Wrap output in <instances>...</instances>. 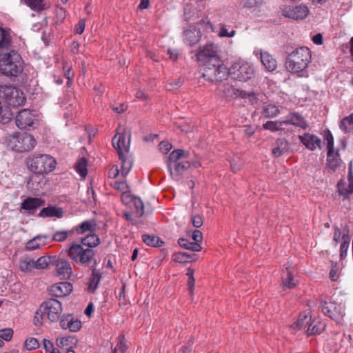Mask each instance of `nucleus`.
I'll use <instances>...</instances> for the list:
<instances>
[{"label":"nucleus","mask_w":353,"mask_h":353,"mask_svg":"<svg viewBox=\"0 0 353 353\" xmlns=\"http://www.w3.org/2000/svg\"><path fill=\"white\" fill-rule=\"evenodd\" d=\"M198 61L204 65L211 63H217L219 58L217 55V46L212 43H208L197 53Z\"/></svg>","instance_id":"12"},{"label":"nucleus","mask_w":353,"mask_h":353,"mask_svg":"<svg viewBox=\"0 0 353 353\" xmlns=\"http://www.w3.org/2000/svg\"><path fill=\"white\" fill-rule=\"evenodd\" d=\"M345 230H346V232L343 233L342 235V239L343 241L341 243V247H340V256L341 259H343L347 255V252L348 250L350 239V236L348 234L349 230H348V228H346Z\"/></svg>","instance_id":"38"},{"label":"nucleus","mask_w":353,"mask_h":353,"mask_svg":"<svg viewBox=\"0 0 353 353\" xmlns=\"http://www.w3.org/2000/svg\"><path fill=\"white\" fill-rule=\"evenodd\" d=\"M228 72L234 80L245 82L254 77L255 70L252 63L245 61H237L230 65Z\"/></svg>","instance_id":"7"},{"label":"nucleus","mask_w":353,"mask_h":353,"mask_svg":"<svg viewBox=\"0 0 353 353\" xmlns=\"http://www.w3.org/2000/svg\"><path fill=\"white\" fill-rule=\"evenodd\" d=\"M13 336V330L10 328L0 330V339L10 341Z\"/></svg>","instance_id":"51"},{"label":"nucleus","mask_w":353,"mask_h":353,"mask_svg":"<svg viewBox=\"0 0 353 353\" xmlns=\"http://www.w3.org/2000/svg\"><path fill=\"white\" fill-rule=\"evenodd\" d=\"M282 123L283 125H292L301 128L302 129H306L308 126L304 118L298 112L289 113L285 119L282 120Z\"/></svg>","instance_id":"20"},{"label":"nucleus","mask_w":353,"mask_h":353,"mask_svg":"<svg viewBox=\"0 0 353 353\" xmlns=\"http://www.w3.org/2000/svg\"><path fill=\"white\" fill-rule=\"evenodd\" d=\"M203 77L210 81H220L229 75L228 69L221 64L220 60L217 63H211L204 65Z\"/></svg>","instance_id":"10"},{"label":"nucleus","mask_w":353,"mask_h":353,"mask_svg":"<svg viewBox=\"0 0 353 353\" xmlns=\"http://www.w3.org/2000/svg\"><path fill=\"white\" fill-rule=\"evenodd\" d=\"M66 253L76 263L85 264L88 262V235L72 243Z\"/></svg>","instance_id":"8"},{"label":"nucleus","mask_w":353,"mask_h":353,"mask_svg":"<svg viewBox=\"0 0 353 353\" xmlns=\"http://www.w3.org/2000/svg\"><path fill=\"white\" fill-rule=\"evenodd\" d=\"M130 135L117 133L112 139V145L117 151L119 157H123V153L128 152L130 149Z\"/></svg>","instance_id":"15"},{"label":"nucleus","mask_w":353,"mask_h":353,"mask_svg":"<svg viewBox=\"0 0 353 353\" xmlns=\"http://www.w3.org/2000/svg\"><path fill=\"white\" fill-rule=\"evenodd\" d=\"M72 290V286L69 282H61L50 287V292L54 296H64L69 294Z\"/></svg>","instance_id":"22"},{"label":"nucleus","mask_w":353,"mask_h":353,"mask_svg":"<svg viewBox=\"0 0 353 353\" xmlns=\"http://www.w3.org/2000/svg\"><path fill=\"white\" fill-rule=\"evenodd\" d=\"M101 278V274L99 270L97 269H93L92 270V279H90V291L94 290L97 286L99 283L100 282Z\"/></svg>","instance_id":"42"},{"label":"nucleus","mask_w":353,"mask_h":353,"mask_svg":"<svg viewBox=\"0 0 353 353\" xmlns=\"http://www.w3.org/2000/svg\"><path fill=\"white\" fill-rule=\"evenodd\" d=\"M312 317L308 312H303L300 314L297 321L292 325V327L297 330H303L308 327Z\"/></svg>","instance_id":"30"},{"label":"nucleus","mask_w":353,"mask_h":353,"mask_svg":"<svg viewBox=\"0 0 353 353\" xmlns=\"http://www.w3.org/2000/svg\"><path fill=\"white\" fill-rule=\"evenodd\" d=\"M25 346L28 350H35L39 347V342L34 338H30L26 340Z\"/></svg>","instance_id":"52"},{"label":"nucleus","mask_w":353,"mask_h":353,"mask_svg":"<svg viewBox=\"0 0 353 353\" xmlns=\"http://www.w3.org/2000/svg\"><path fill=\"white\" fill-rule=\"evenodd\" d=\"M48 237L46 234L37 235L26 243V248L29 250L39 249L45 244V240L48 239Z\"/></svg>","instance_id":"33"},{"label":"nucleus","mask_w":353,"mask_h":353,"mask_svg":"<svg viewBox=\"0 0 353 353\" xmlns=\"http://www.w3.org/2000/svg\"><path fill=\"white\" fill-rule=\"evenodd\" d=\"M35 261L32 259H26L20 262L19 267L23 272H29L36 268Z\"/></svg>","instance_id":"45"},{"label":"nucleus","mask_w":353,"mask_h":353,"mask_svg":"<svg viewBox=\"0 0 353 353\" xmlns=\"http://www.w3.org/2000/svg\"><path fill=\"white\" fill-rule=\"evenodd\" d=\"M72 344L73 338L71 336H62L57 339V345L61 349L69 350Z\"/></svg>","instance_id":"43"},{"label":"nucleus","mask_w":353,"mask_h":353,"mask_svg":"<svg viewBox=\"0 0 353 353\" xmlns=\"http://www.w3.org/2000/svg\"><path fill=\"white\" fill-rule=\"evenodd\" d=\"M132 204L136 209V213L137 216H141L143 214L144 205L142 201L139 198L134 197Z\"/></svg>","instance_id":"49"},{"label":"nucleus","mask_w":353,"mask_h":353,"mask_svg":"<svg viewBox=\"0 0 353 353\" xmlns=\"http://www.w3.org/2000/svg\"><path fill=\"white\" fill-rule=\"evenodd\" d=\"M81 327V321L78 320H74L72 319V321L70 323V325L68 327V329L70 330L71 332H77L78 331Z\"/></svg>","instance_id":"58"},{"label":"nucleus","mask_w":353,"mask_h":353,"mask_svg":"<svg viewBox=\"0 0 353 353\" xmlns=\"http://www.w3.org/2000/svg\"><path fill=\"white\" fill-rule=\"evenodd\" d=\"M24 1L31 10L36 12L43 11L50 7L49 3L46 0H24Z\"/></svg>","instance_id":"34"},{"label":"nucleus","mask_w":353,"mask_h":353,"mask_svg":"<svg viewBox=\"0 0 353 353\" xmlns=\"http://www.w3.org/2000/svg\"><path fill=\"white\" fill-rule=\"evenodd\" d=\"M342 161L339 157L338 150H330L327 151V165L328 168L334 170L340 166Z\"/></svg>","instance_id":"28"},{"label":"nucleus","mask_w":353,"mask_h":353,"mask_svg":"<svg viewBox=\"0 0 353 353\" xmlns=\"http://www.w3.org/2000/svg\"><path fill=\"white\" fill-rule=\"evenodd\" d=\"M311 59L310 50L307 47H300L288 56L286 61V68L289 72L302 77L304 75Z\"/></svg>","instance_id":"1"},{"label":"nucleus","mask_w":353,"mask_h":353,"mask_svg":"<svg viewBox=\"0 0 353 353\" xmlns=\"http://www.w3.org/2000/svg\"><path fill=\"white\" fill-rule=\"evenodd\" d=\"M0 97L13 107L23 105L26 102L23 92L13 86L1 85Z\"/></svg>","instance_id":"9"},{"label":"nucleus","mask_w":353,"mask_h":353,"mask_svg":"<svg viewBox=\"0 0 353 353\" xmlns=\"http://www.w3.org/2000/svg\"><path fill=\"white\" fill-rule=\"evenodd\" d=\"M187 159L188 153L181 149L172 151L169 155L167 163L171 176L175 181L181 180L185 172L191 166Z\"/></svg>","instance_id":"3"},{"label":"nucleus","mask_w":353,"mask_h":353,"mask_svg":"<svg viewBox=\"0 0 353 353\" xmlns=\"http://www.w3.org/2000/svg\"><path fill=\"white\" fill-rule=\"evenodd\" d=\"M55 259V256H43L35 261L37 269H45Z\"/></svg>","instance_id":"41"},{"label":"nucleus","mask_w":353,"mask_h":353,"mask_svg":"<svg viewBox=\"0 0 353 353\" xmlns=\"http://www.w3.org/2000/svg\"><path fill=\"white\" fill-rule=\"evenodd\" d=\"M307 6L300 4L296 6H288L282 9V14L287 18L294 20H303L309 14Z\"/></svg>","instance_id":"13"},{"label":"nucleus","mask_w":353,"mask_h":353,"mask_svg":"<svg viewBox=\"0 0 353 353\" xmlns=\"http://www.w3.org/2000/svg\"><path fill=\"white\" fill-rule=\"evenodd\" d=\"M39 215L41 217H57L61 218L63 216V210L60 208L54 206H48L43 208Z\"/></svg>","instance_id":"31"},{"label":"nucleus","mask_w":353,"mask_h":353,"mask_svg":"<svg viewBox=\"0 0 353 353\" xmlns=\"http://www.w3.org/2000/svg\"><path fill=\"white\" fill-rule=\"evenodd\" d=\"M22 70V59L16 50L0 54V74L17 77Z\"/></svg>","instance_id":"4"},{"label":"nucleus","mask_w":353,"mask_h":353,"mask_svg":"<svg viewBox=\"0 0 353 353\" xmlns=\"http://www.w3.org/2000/svg\"><path fill=\"white\" fill-rule=\"evenodd\" d=\"M61 312V303L56 299H50L43 302L36 312L34 324L40 326L46 320L56 322L60 319Z\"/></svg>","instance_id":"2"},{"label":"nucleus","mask_w":353,"mask_h":353,"mask_svg":"<svg viewBox=\"0 0 353 353\" xmlns=\"http://www.w3.org/2000/svg\"><path fill=\"white\" fill-rule=\"evenodd\" d=\"M85 28V19L81 20L74 28L77 34H82Z\"/></svg>","instance_id":"63"},{"label":"nucleus","mask_w":353,"mask_h":353,"mask_svg":"<svg viewBox=\"0 0 353 353\" xmlns=\"http://www.w3.org/2000/svg\"><path fill=\"white\" fill-rule=\"evenodd\" d=\"M262 1L263 0H241V3L245 8H252L261 3Z\"/></svg>","instance_id":"53"},{"label":"nucleus","mask_w":353,"mask_h":353,"mask_svg":"<svg viewBox=\"0 0 353 353\" xmlns=\"http://www.w3.org/2000/svg\"><path fill=\"white\" fill-rule=\"evenodd\" d=\"M72 316L71 315H67L65 316H63L61 321H60V325L63 329H68L70 323L72 320Z\"/></svg>","instance_id":"60"},{"label":"nucleus","mask_w":353,"mask_h":353,"mask_svg":"<svg viewBox=\"0 0 353 353\" xmlns=\"http://www.w3.org/2000/svg\"><path fill=\"white\" fill-rule=\"evenodd\" d=\"M325 140L327 141V151L330 149V150H334V138L332 134L330 131L325 134Z\"/></svg>","instance_id":"59"},{"label":"nucleus","mask_w":353,"mask_h":353,"mask_svg":"<svg viewBox=\"0 0 353 353\" xmlns=\"http://www.w3.org/2000/svg\"><path fill=\"white\" fill-rule=\"evenodd\" d=\"M5 143L13 151L23 152L32 150L37 141L27 132H14L6 137Z\"/></svg>","instance_id":"5"},{"label":"nucleus","mask_w":353,"mask_h":353,"mask_svg":"<svg viewBox=\"0 0 353 353\" xmlns=\"http://www.w3.org/2000/svg\"><path fill=\"white\" fill-rule=\"evenodd\" d=\"M119 160L121 161V166L120 170L121 172L122 176L125 177L129 173L130 170L132 169L133 165V160L131 157L128 154V152L123 153V157H119Z\"/></svg>","instance_id":"26"},{"label":"nucleus","mask_w":353,"mask_h":353,"mask_svg":"<svg viewBox=\"0 0 353 353\" xmlns=\"http://www.w3.org/2000/svg\"><path fill=\"white\" fill-rule=\"evenodd\" d=\"M63 69L65 70V77L68 79L67 85L70 87L72 84L74 72L71 70V67L63 66Z\"/></svg>","instance_id":"55"},{"label":"nucleus","mask_w":353,"mask_h":353,"mask_svg":"<svg viewBox=\"0 0 353 353\" xmlns=\"http://www.w3.org/2000/svg\"><path fill=\"white\" fill-rule=\"evenodd\" d=\"M325 329V325L319 321H310L309 326L306 330L308 336L321 334Z\"/></svg>","instance_id":"36"},{"label":"nucleus","mask_w":353,"mask_h":353,"mask_svg":"<svg viewBox=\"0 0 353 353\" xmlns=\"http://www.w3.org/2000/svg\"><path fill=\"white\" fill-rule=\"evenodd\" d=\"M233 95L240 96L242 98H248L250 101L254 103L257 99V94L254 92H247L244 90H239L231 86L228 87V93L226 94L227 97H232Z\"/></svg>","instance_id":"27"},{"label":"nucleus","mask_w":353,"mask_h":353,"mask_svg":"<svg viewBox=\"0 0 353 353\" xmlns=\"http://www.w3.org/2000/svg\"><path fill=\"white\" fill-rule=\"evenodd\" d=\"M88 230V221H84L80 225L76 226L73 229V232L76 231L78 234H83Z\"/></svg>","instance_id":"54"},{"label":"nucleus","mask_w":353,"mask_h":353,"mask_svg":"<svg viewBox=\"0 0 353 353\" xmlns=\"http://www.w3.org/2000/svg\"><path fill=\"white\" fill-rule=\"evenodd\" d=\"M235 34V31L232 30L230 32L228 31L227 27L225 26H222L221 30L219 32V36L220 37H232Z\"/></svg>","instance_id":"56"},{"label":"nucleus","mask_w":353,"mask_h":353,"mask_svg":"<svg viewBox=\"0 0 353 353\" xmlns=\"http://www.w3.org/2000/svg\"><path fill=\"white\" fill-rule=\"evenodd\" d=\"M142 239L146 245L150 246L159 247L163 243L158 236L154 235L143 234Z\"/></svg>","instance_id":"39"},{"label":"nucleus","mask_w":353,"mask_h":353,"mask_svg":"<svg viewBox=\"0 0 353 353\" xmlns=\"http://www.w3.org/2000/svg\"><path fill=\"white\" fill-rule=\"evenodd\" d=\"M159 150L163 153H168L172 148L171 143L168 141H161L159 145Z\"/></svg>","instance_id":"57"},{"label":"nucleus","mask_w":353,"mask_h":353,"mask_svg":"<svg viewBox=\"0 0 353 353\" xmlns=\"http://www.w3.org/2000/svg\"><path fill=\"white\" fill-rule=\"evenodd\" d=\"M179 244L181 248L193 252H199L201 250V246L199 243L197 242H190L185 239H179Z\"/></svg>","instance_id":"37"},{"label":"nucleus","mask_w":353,"mask_h":353,"mask_svg":"<svg viewBox=\"0 0 353 353\" xmlns=\"http://www.w3.org/2000/svg\"><path fill=\"white\" fill-rule=\"evenodd\" d=\"M261 61L265 68L269 71H274L277 67L276 60L268 52L261 51Z\"/></svg>","instance_id":"25"},{"label":"nucleus","mask_w":353,"mask_h":353,"mask_svg":"<svg viewBox=\"0 0 353 353\" xmlns=\"http://www.w3.org/2000/svg\"><path fill=\"white\" fill-rule=\"evenodd\" d=\"M14 50L12 48L11 31L10 29L0 27V54Z\"/></svg>","instance_id":"18"},{"label":"nucleus","mask_w":353,"mask_h":353,"mask_svg":"<svg viewBox=\"0 0 353 353\" xmlns=\"http://www.w3.org/2000/svg\"><path fill=\"white\" fill-rule=\"evenodd\" d=\"M290 150V144L285 139H279L276 142L275 147L272 149V154L275 157H279L287 153Z\"/></svg>","instance_id":"29"},{"label":"nucleus","mask_w":353,"mask_h":353,"mask_svg":"<svg viewBox=\"0 0 353 353\" xmlns=\"http://www.w3.org/2000/svg\"><path fill=\"white\" fill-rule=\"evenodd\" d=\"M192 221L193 226L196 228L201 227L203 223V219L199 215L193 216L192 218Z\"/></svg>","instance_id":"62"},{"label":"nucleus","mask_w":353,"mask_h":353,"mask_svg":"<svg viewBox=\"0 0 353 353\" xmlns=\"http://www.w3.org/2000/svg\"><path fill=\"white\" fill-rule=\"evenodd\" d=\"M16 124L20 129L29 130L37 125V119L34 112L27 109L21 110L16 117Z\"/></svg>","instance_id":"11"},{"label":"nucleus","mask_w":353,"mask_h":353,"mask_svg":"<svg viewBox=\"0 0 353 353\" xmlns=\"http://www.w3.org/2000/svg\"><path fill=\"white\" fill-rule=\"evenodd\" d=\"M172 260L178 263H187L191 260V255L187 252H177L172 255Z\"/></svg>","instance_id":"47"},{"label":"nucleus","mask_w":353,"mask_h":353,"mask_svg":"<svg viewBox=\"0 0 353 353\" xmlns=\"http://www.w3.org/2000/svg\"><path fill=\"white\" fill-rule=\"evenodd\" d=\"M43 346L47 352L50 353V352H52L53 350H57V348L54 347L53 343L48 339H44L43 340Z\"/></svg>","instance_id":"64"},{"label":"nucleus","mask_w":353,"mask_h":353,"mask_svg":"<svg viewBox=\"0 0 353 353\" xmlns=\"http://www.w3.org/2000/svg\"><path fill=\"white\" fill-rule=\"evenodd\" d=\"M46 183L47 179L42 174H34L30 176L27 187L32 191L37 192L43 189Z\"/></svg>","instance_id":"21"},{"label":"nucleus","mask_w":353,"mask_h":353,"mask_svg":"<svg viewBox=\"0 0 353 353\" xmlns=\"http://www.w3.org/2000/svg\"><path fill=\"white\" fill-rule=\"evenodd\" d=\"M281 114V110L278 106L274 104H268L264 105L261 112L262 117L266 119H272L276 117Z\"/></svg>","instance_id":"35"},{"label":"nucleus","mask_w":353,"mask_h":353,"mask_svg":"<svg viewBox=\"0 0 353 353\" xmlns=\"http://www.w3.org/2000/svg\"><path fill=\"white\" fill-rule=\"evenodd\" d=\"M76 170L83 179L87 175V159L82 157L76 165Z\"/></svg>","instance_id":"44"},{"label":"nucleus","mask_w":353,"mask_h":353,"mask_svg":"<svg viewBox=\"0 0 353 353\" xmlns=\"http://www.w3.org/2000/svg\"><path fill=\"white\" fill-rule=\"evenodd\" d=\"M299 139L300 141L310 150L313 151L317 148H321V140L314 134L304 133L303 135H299Z\"/></svg>","instance_id":"19"},{"label":"nucleus","mask_w":353,"mask_h":353,"mask_svg":"<svg viewBox=\"0 0 353 353\" xmlns=\"http://www.w3.org/2000/svg\"><path fill=\"white\" fill-rule=\"evenodd\" d=\"M230 163L232 170L234 172L239 171L243 165V162L241 160H236L235 159H233Z\"/></svg>","instance_id":"61"},{"label":"nucleus","mask_w":353,"mask_h":353,"mask_svg":"<svg viewBox=\"0 0 353 353\" xmlns=\"http://www.w3.org/2000/svg\"><path fill=\"white\" fill-rule=\"evenodd\" d=\"M338 192L347 199L353 193V174L352 173V163L349 168V174L345 179H341L337 183Z\"/></svg>","instance_id":"16"},{"label":"nucleus","mask_w":353,"mask_h":353,"mask_svg":"<svg viewBox=\"0 0 353 353\" xmlns=\"http://www.w3.org/2000/svg\"><path fill=\"white\" fill-rule=\"evenodd\" d=\"M286 274V277H283V285L284 288L291 289L296 285V283L294 281V276L291 272L288 270Z\"/></svg>","instance_id":"48"},{"label":"nucleus","mask_w":353,"mask_h":353,"mask_svg":"<svg viewBox=\"0 0 353 353\" xmlns=\"http://www.w3.org/2000/svg\"><path fill=\"white\" fill-rule=\"evenodd\" d=\"M319 309L325 315L335 321L341 320L344 315L342 307L332 301H321Z\"/></svg>","instance_id":"14"},{"label":"nucleus","mask_w":353,"mask_h":353,"mask_svg":"<svg viewBox=\"0 0 353 353\" xmlns=\"http://www.w3.org/2000/svg\"><path fill=\"white\" fill-rule=\"evenodd\" d=\"M350 125H352L353 127V114H352L350 117L343 119L341 121L340 128L344 132H347L349 131Z\"/></svg>","instance_id":"50"},{"label":"nucleus","mask_w":353,"mask_h":353,"mask_svg":"<svg viewBox=\"0 0 353 353\" xmlns=\"http://www.w3.org/2000/svg\"><path fill=\"white\" fill-rule=\"evenodd\" d=\"M183 41L186 44L190 46H193L197 44L201 40V33L200 30L195 26H190L183 31Z\"/></svg>","instance_id":"17"},{"label":"nucleus","mask_w":353,"mask_h":353,"mask_svg":"<svg viewBox=\"0 0 353 353\" xmlns=\"http://www.w3.org/2000/svg\"><path fill=\"white\" fill-rule=\"evenodd\" d=\"M27 166L34 174H48L56 167L55 159L46 154H33L27 159Z\"/></svg>","instance_id":"6"},{"label":"nucleus","mask_w":353,"mask_h":353,"mask_svg":"<svg viewBox=\"0 0 353 353\" xmlns=\"http://www.w3.org/2000/svg\"><path fill=\"white\" fill-rule=\"evenodd\" d=\"M283 125L282 120L281 121H268L263 124L265 130H270L272 132H278L282 130Z\"/></svg>","instance_id":"40"},{"label":"nucleus","mask_w":353,"mask_h":353,"mask_svg":"<svg viewBox=\"0 0 353 353\" xmlns=\"http://www.w3.org/2000/svg\"><path fill=\"white\" fill-rule=\"evenodd\" d=\"M101 221H98V223L95 220L90 221V255H91L90 248H94L99 245L101 243L98 235L92 234V231H96L97 228H99V223ZM92 263L91 256H90V264Z\"/></svg>","instance_id":"24"},{"label":"nucleus","mask_w":353,"mask_h":353,"mask_svg":"<svg viewBox=\"0 0 353 353\" xmlns=\"http://www.w3.org/2000/svg\"><path fill=\"white\" fill-rule=\"evenodd\" d=\"M43 204L44 202L41 199L28 197L22 202L21 208L26 210H32Z\"/></svg>","instance_id":"32"},{"label":"nucleus","mask_w":353,"mask_h":353,"mask_svg":"<svg viewBox=\"0 0 353 353\" xmlns=\"http://www.w3.org/2000/svg\"><path fill=\"white\" fill-rule=\"evenodd\" d=\"M57 275L63 279H68L72 274L70 263L64 259H59L56 263Z\"/></svg>","instance_id":"23"},{"label":"nucleus","mask_w":353,"mask_h":353,"mask_svg":"<svg viewBox=\"0 0 353 353\" xmlns=\"http://www.w3.org/2000/svg\"><path fill=\"white\" fill-rule=\"evenodd\" d=\"M73 231H68V230H60L55 232L53 236L52 239L55 241L62 242L64 241L68 236L72 235Z\"/></svg>","instance_id":"46"}]
</instances>
